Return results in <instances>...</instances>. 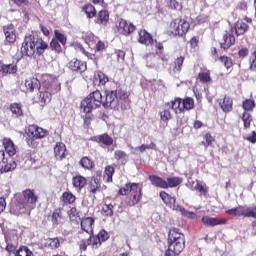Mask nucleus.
<instances>
[{"label": "nucleus", "mask_w": 256, "mask_h": 256, "mask_svg": "<svg viewBox=\"0 0 256 256\" xmlns=\"http://www.w3.org/2000/svg\"><path fill=\"white\" fill-rule=\"evenodd\" d=\"M168 245L165 256L179 255L185 249V235L177 228L171 229L168 234Z\"/></svg>", "instance_id": "1"}, {"label": "nucleus", "mask_w": 256, "mask_h": 256, "mask_svg": "<svg viewBox=\"0 0 256 256\" xmlns=\"http://www.w3.org/2000/svg\"><path fill=\"white\" fill-rule=\"evenodd\" d=\"M37 203V196L31 190H25L23 196L17 201L16 209L18 213H27L31 209H35V204Z\"/></svg>", "instance_id": "2"}, {"label": "nucleus", "mask_w": 256, "mask_h": 256, "mask_svg": "<svg viewBox=\"0 0 256 256\" xmlns=\"http://www.w3.org/2000/svg\"><path fill=\"white\" fill-rule=\"evenodd\" d=\"M105 101H102V105L104 107H110V109H115L117 107V103L120 101H127L129 95L127 92L117 89L115 91L113 90H106L105 91Z\"/></svg>", "instance_id": "3"}, {"label": "nucleus", "mask_w": 256, "mask_h": 256, "mask_svg": "<svg viewBox=\"0 0 256 256\" xmlns=\"http://www.w3.org/2000/svg\"><path fill=\"white\" fill-rule=\"evenodd\" d=\"M120 195H131L130 206L137 205L141 201L142 193L141 187L137 183H127L124 187L119 190Z\"/></svg>", "instance_id": "4"}, {"label": "nucleus", "mask_w": 256, "mask_h": 256, "mask_svg": "<svg viewBox=\"0 0 256 256\" xmlns=\"http://www.w3.org/2000/svg\"><path fill=\"white\" fill-rule=\"evenodd\" d=\"M35 41V36L31 34L25 36L21 47L22 55H25L26 57H33V55H35Z\"/></svg>", "instance_id": "5"}, {"label": "nucleus", "mask_w": 256, "mask_h": 256, "mask_svg": "<svg viewBox=\"0 0 256 256\" xmlns=\"http://www.w3.org/2000/svg\"><path fill=\"white\" fill-rule=\"evenodd\" d=\"M189 27V22L183 19L174 20L170 24V33H172V35L183 36L185 33H187V31H189Z\"/></svg>", "instance_id": "6"}, {"label": "nucleus", "mask_w": 256, "mask_h": 256, "mask_svg": "<svg viewBox=\"0 0 256 256\" xmlns=\"http://www.w3.org/2000/svg\"><path fill=\"white\" fill-rule=\"evenodd\" d=\"M0 169H2L4 173H9V171H14V169H17V162L10 160L8 163L7 159L5 158L4 151H0Z\"/></svg>", "instance_id": "7"}, {"label": "nucleus", "mask_w": 256, "mask_h": 256, "mask_svg": "<svg viewBox=\"0 0 256 256\" xmlns=\"http://www.w3.org/2000/svg\"><path fill=\"white\" fill-rule=\"evenodd\" d=\"M116 27H117L118 33H120L121 35H131V33L135 31V25L123 19H121L118 22Z\"/></svg>", "instance_id": "8"}, {"label": "nucleus", "mask_w": 256, "mask_h": 256, "mask_svg": "<svg viewBox=\"0 0 256 256\" xmlns=\"http://www.w3.org/2000/svg\"><path fill=\"white\" fill-rule=\"evenodd\" d=\"M95 97L96 99L94 104L91 103V100L86 98L81 102L80 109L83 113H91L93 110L99 109V94H96Z\"/></svg>", "instance_id": "9"}, {"label": "nucleus", "mask_w": 256, "mask_h": 256, "mask_svg": "<svg viewBox=\"0 0 256 256\" xmlns=\"http://www.w3.org/2000/svg\"><path fill=\"white\" fill-rule=\"evenodd\" d=\"M223 41L220 46L221 49H224V51H227L229 47L232 45H235V30L230 29V31L226 32V34L223 36Z\"/></svg>", "instance_id": "10"}, {"label": "nucleus", "mask_w": 256, "mask_h": 256, "mask_svg": "<svg viewBox=\"0 0 256 256\" xmlns=\"http://www.w3.org/2000/svg\"><path fill=\"white\" fill-rule=\"evenodd\" d=\"M6 43H15L17 41V35L15 34V26L9 24L3 27Z\"/></svg>", "instance_id": "11"}, {"label": "nucleus", "mask_w": 256, "mask_h": 256, "mask_svg": "<svg viewBox=\"0 0 256 256\" xmlns=\"http://www.w3.org/2000/svg\"><path fill=\"white\" fill-rule=\"evenodd\" d=\"M68 67L71 71H76L77 73H84L87 70V65L78 59H72L68 63Z\"/></svg>", "instance_id": "12"}, {"label": "nucleus", "mask_w": 256, "mask_h": 256, "mask_svg": "<svg viewBox=\"0 0 256 256\" xmlns=\"http://www.w3.org/2000/svg\"><path fill=\"white\" fill-rule=\"evenodd\" d=\"M2 143L5 152L7 153V155H9V157H13V155H16L17 146H15V143H13V140H11V138H4Z\"/></svg>", "instance_id": "13"}, {"label": "nucleus", "mask_w": 256, "mask_h": 256, "mask_svg": "<svg viewBox=\"0 0 256 256\" xmlns=\"http://www.w3.org/2000/svg\"><path fill=\"white\" fill-rule=\"evenodd\" d=\"M202 223L208 225L209 227H217V225H225L227 220L223 218H213L209 216L202 217Z\"/></svg>", "instance_id": "14"}, {"label": "nucleus", "mask_w": 256, "mask_h": 256, "mask_svg": "<svg viewBox=\"0 0 256 256\" xmlns=\"http://www.w3.org/2000/svg\"><path fill=\"white\" fill-rule=\"evenodd\" d=\"M175 201H176L175 197H172L166 205H168L170 209H173V211H179L182 215H184V217H191L192 215L191 212L187 211L182 206L175 204Z\"/></svg>", "instance_id": "15"}, {"label": "nucleus", "mask_w": 256, "mask_h": 256, "mask_svg": "<svg viewBox=\"0 0 256 256\" xmlns=\"http://www.w3.org/2000/svg\"><path fill=\"white\" fill-rule=\"evenodd\" d=\"M138 42L141 43V45H153V36L146 30H140Z\"/></svg>", "instance_id": "16"}, {"label": "nucleus", "mask_w": 256, "mask_h": 256, "mask_svg": "<svg viewBox=\"0 0 256 256\" xmlns=\"http://www.w3.org/2000/svg\"><path fill=\"white\" fill-rule=\"evenodd\" d=\"M40 86L41 83L35 77H30L25 80L26 91L29 93H33V91H35V89H39Z\"/></svg>", "instance_id": "17"}, {"label": "nucleus", "mask_w": 256, "mask_h": 256, "mask_svg": "<svg viewBox=\"0 0 256 256\" xmlns=\"http://www.w3.org/2000/svg\"><path fill=\"white\" fill-rule=\"evenodd\" d=\"M29 132L31 133L30 137L34 139H43V137H47V130L38 126H31Z\"/></svg>", "instance_id": "18"}, {"label": "nucleus", "mask_w": 256, "mask_h": 256, "mask_svg": "<svg viewBox=\"0 0 256 256\" xmlns=\"http://www.w3.org/2000/svg\"><path fill=\"white\" fill-rule=\"evenodd\" d=\"M51 93H53V90H51V88H47V90L44 92L40 91L36 96V101H38V103H43L44 105L45 103H50Z\"/></svg>", "instance_id": "19"}, {"label": "nucleus", "mask_w": 256, "mask_h": 256, "mask_svg": "<svg viewBox=\"0 0 256 256\" xmlns=\"http://www.w3.org/2000/svg\"><path fill=\"white\" fill-rule=\"evenodd\" d=\"M149 181L154 187H158L159 189H167V180H164L157 175H150Z\"/></svg>", "instance_id": "20"}, {"label": "nucleus", "mask_w": 256, "mask_h": 256, "mask_svg": "<svg viewBox=\"0 0 256 256\" xmlns=\"http://www.w3.org/2000/svg\"><path fill=\"white\" fill-rule=\"evenodd\" d=\"M166 105L176 114L183 113V103L181 98H175L174 100H172L170 103H167Z\"/></svg>", "instance_id": "21"}, {"label": "nucleus", "mask_w": 256, "mask_h": 256, "mask_svg": "<svg viewBox=\"0 0 256 256\" xmlns=\"http://www.w3.org/2000/svg\"><path fill=\"white\" fill-rule=\"evenodd\" d=\"M99 189H101V176H93L90 180L88 191L95 194Z\"/></svg>", "instance_id": "22"}, {"label": "nucleus", "mask_w": 256, "mask_h": 256, "mask_svg": "<svg viewBox=\"0 0 256 256\" xmlns=\"http://www.w3.org/2000/svg\"><path fill=\"white\" fill-rule=\"evenodd\" d=\"M67 148L65 147V144L61 142H57L56 146L54 147V155L56 159H65Z\"/></svg>", "instance_id": "23"}, {"label": "nucleus", "mask_w": 256, "mask_h": 256, "mask_svg": "<svg viewBox=\"0 0 256 256\" xmlns=\"http://www.w3.org/2000/svg\"><path fill=\"white\" fill-rule=\"evenodd\" d=\"M95 221L91 217L83 218L81 221V229L88 234L93 233V223Z\"/></svg>", "instance_id": "24"}, {"label": "nucleus", "mask_w": 256, "mask_h": 256, "mask_svg": "<svg viewBox=\"0 0 256 256\" xmlns=\"http://www.w3.org/2000/svg\"><path fill=\"white\" fill-rule=\"evenodd\" d=\"M49 47V45L43 41V39L36 37L35 40V51L38 55H43L45 53V50Z\"/></svg>", "instance_id": "25"}, {"label": "nucleus", "mask_w": 256, "mask_h": 256, "mask_svg": "<svg viewBox=\"0 0 256 256\" xmlns=\"http://www.w3.org/2000/svg\"><path fill=\"white\" fill-rule=\"evenodd\" d=\"M73 187L76 191H81L85 185H87V179L83 176H76L72 179Z\"/></svg>", "instance_id": "26"}, {"label": "nucleus", "mask_w": 256, "mask_h": 256, "mask_svg": "<svg viewBox=\"0 0 256 256\" xmlns=\"http://www.w3.org/2000/svg\"><path fill=\"white\" fill-rule=\"evenodd\" d=\"M234 30V34L239 36V35H245L247 33V30L249 29V25L245 22H237L235 24L234 28H231Z\"/></svg>", "instance_id": "27"}, {"label": "nucleus", "mask_w": 256, "mask_h": 256, "mask_svg": "<svg viewBox=\"0 0 256 256\" xmlns=\"http://www.w3.org/2000/svg\"><path fill=\"white\" fill-rule=\"evenodd\" d=\"M219 105L224 113H229L233 109V100L230 97L225 96Z\"/></svg>", "instance_id": "28"}, {"label": "nucleus", "mask_w": 256, "mask_h": 256, "mask_svg": "<svg viewBox=\"0 0 256 256\" xmlns=\"http://www.w3.org/2000/svg\"><path fill=\"white\" fill-rule=\"evenodd\" d=\"M109 21V12L107 10H101L98 13L96 23L99 25H107V22Z\"/></svg>", "instance_id": "29"}, {"label": "nucleus", "mask_w": 256, "mask_h": 256, "mask_svg": "<svg viewBox=\"0 0 256 256\" xmlns=\"http://www.w3.org/2000/svg\"><path fill=\"white\" fill-rule=\"evenodd\" d=\"M96 95L99 96L98 98V107H101V105H103V95L101 94V92L99 90H96L94 92H92L90 95H88L86 97V99H88L89 101H91L90 104H95V99H97V97H95Z\"/></svg>", "instance_id": "30"}, {"label": "nucleus", "mask_w": 256, "mask_h": 256, "mask_svg": "<svg viewBox=\"0 0 256 256\" xmlns=\"http://www.w3.org/2000/svg\"><path fill=\"white\" fill-rule=\"evenodd\" d=\"M242 217L256 219V207L242 206Z\"/></svg>", "instance_id": "31"}, {"label": "nucleus", "mask_w": 256, "mask_h": 256, "mask_svg": "<svg viewBox=\"0 0 256 256\" xmlns=\"http://www.w3.org/2000/svg\"><path fill=\"white\" fill-rule=\"evenodd\" d=\"M96 141L98 143H102V145H106L109 147L113 143V138L109 136L108 134H102L96 137Z\"/></svg>", "instance_id": "32"}, {"label": "nucleus", "mask_w": 256, "mask_h": 256, "mask_svg": "<svg viewBox=\"0 0 256 256\" xmlns=\"http://www.w3.org/2000/svg\"><path fill=\"white\" fill-rule=\"evenodd\" d=\"M2 73L14 75L17 73V64H4L1 66Z\"/></svg>", "instance_id": "33"}, {"label": "nucleus", "mask_w": 256, "mask_h": 256, "mask_svg": "<svg viewBox=\"0 0 256 256\" xmlns=\"http://www.w3.org/2000/svg\"><path fill=\"white\" fill-rule=\"evenodd\" d=\"M115 173V168L112 166H107L104 171L103 179L106 183H111L113 181V174Z\"/></svg>", "instance_id": "34"}, {"label": "nucleus", "mask_w": 256, "mask_h": 256, "mask_svg": "<svg viewBox=\"0 0 256 256\" xmlns=\"http://www.w3.org/2000/svg\"><path fill=\"white\" fill-rule=\"evenodd\" d=\"M167 189L173 188V187H178V185H181L183 183V178L180 177H169L167 178Z\"/></svg>", "instance_id": "35"}, {"label": "nucleus", "mask_w": 256, "mask_h": 256, "mask_svg": "<svg viewBox=\"0 0 256 256\" xmlns=\"http://www.w3.org/2000/svg\"><path fill=\"white\" fill-rule=\"evenodd\" d=\"M173 118V115L171 114V108L167 104H165L164 110L160 113V119L161 121H164L167 123L170 119Z\"/></svg>", "instance_id": "36"}, {"label": "nucleus", "mask_w": 256, "mask_h": 256, "mask_svg": "<svg viewBox=\"0 0 256 256\" xmlns=\"http://www.w3.org/2000/svg\"><path fill=\"white\" fill-rule=\"evenodd\" d=\"M114 157L116 159V161H119V163H121V165H125V163H127V159H128V155L127 153L121 151V150H117L114 153Z\"/></svg>", "instance_id": "37"}, {"label": "nucleus", "mask_w": 256, "mask_h": 256, "mask_svg": "<svg viewBox=\"0 0 256 256\" xmlns=\"http://www.w3.org/2000/svg\"><path fill=\"white\" fill-rule=\"evenodd\" d=\"M193 107H195V101H193V98H185L182 101V111H190Z\"/></svg>", "instance_id": "38"}, {"label": "nucleus", "mask_w": 256, "mask_h": 256, "mask_svg": "<svg viewBox=\"0 0 256 256\" xmlns=\"http://www.w3.org/2000/svg\"><path fill=\"white\" fill-rule=\"evenodd\" d=\"M75 195L70 192H64L62 195V201L65 205H71V203H75Z\"/></svg>", "instance_id": "39"}, {"label": "nucleus", "mask_w": 256, "mask_h": 256, "mask_svg": "<svg viewBox=\"0 0 256 256\" xmlns=\"http://www.w3.org/2000/svg\"><path fill=\"white\" fill-rule=\"evenodd\" d=\"M84 11L89 19L95 17L97 15V11L95 10V6L92 4H87L84 6Z\"/></svg>", "instance_id": "40"}, {"label": "nucleus", "mask_w": 256, "mask_h": 256, "mask_svg": "<svg viewBox=\"0 0 256 256\" xmlns=\"http://www.w3.org/2000/svg\"><path fill=\"white\" fill-rule=\"evenodd\" d=\"M185 61V58L183 56H180L175 59L174 61V73H181V67H183V63Z\"/></svg>", "instance_id": "41"}, {"label": "nucleus", "mask_w": 256, "mask_h": 256, "mask_svg": "<svg viewBox=\"0 0 256 256\" xmlns=\"http://www.w3.org/2000/svg\"><path fill=\"white\" fill-rule=\"evenodd\" d=\"M10 111L16 117H21L23 115V109H21V105L17 103L10 105Z\"/></svg>", "instance_id": "42"}, {"label": "nucleus", "mask_w": 256, "mask_h": 256, "mask_svg": "<svg viewBox=\"0 0 256 256\" xmlns=\"http://www.w3.org/2000/svg\"><path fill=\"white\" fill-rule=\"evenodd\" d=\"M15 256H34L27 246H22L15 252Z\"/></svg>", "instance_id": "43"}, {"label": "nucleus", "mask_w": 256, "mask_h": 256, "mask_svg": "<svg viewBox=\"0 0 256 256\" xmlns=\"http://www.w3.org/2000/svg\"><path fill=\"white\" fill-rule=\"evenodd\" d=\"M87 245H90L93 249H99V247H101V242L97 236H90L87 240Z\"/></svg>", "instance_id": "44"}, {"label": "nucleus", "mask_w": 256, "mask_h": 256, "mask_svg": "<svg viewBox=\"0 0 256 256\" xmlns=\"http://www.w3.org/2000/svg\"><path fill=\"white\" fill-rule=\"evenodd\" d=\"M227 215H232L233 217H242L243 206H238L236 208H232L226 210Z\"/></svg>", "instance_id": "45"}, {"label": "nucleus", "mask_w": 256, "mask_h": 256, "mask_svg": "<svg viewBox=\"0 0 256 256\" xmlns=\"http://www.w3.org/2000/svg\"><path fill=\"white\" fill-rule=\"evenodd\" d=\"M47 247H50V249H59L61 242L59 241V238H49L46 241Z\"/></svg>", "instance_id": "46"}, {"label": "nucleus", "mask_w": 256, "mask_h": 256, "mask_svg": "<svg viewBox=\"0 0 256 256\" xmlns=\"http://www.w3.org/2000/svg\"><path fill=\"white\" fill-rule=\"evenodd\" d=\"M205 141L201 142V145H204V147L207 149L208 147H211L213 145V142L215 141V138L211 136V134L206 133L204 136Z\"/></svg>", "instance_id": "47"}, {"label": "nucleus", "mask_w": 256, "mask_h": 256, "mask_svg": "<svg viewBox=\"0 0 256 256\" xmlns=\"http://www.w3.org/2000/svg\"><path fill=\"white\" fill-rule=\"evenodd\" d=\"M80 165L84 168V169H93V161H91V159H89L88 157H83L80 160Z\"/></svg>", "instance_id": "48"}, {"label": "nucleus", "mask_w": 256, "mask_h": 256, "mask_svg": "<svg viewBox=\"0 0 256 256\" xmlns=\"http://www.w3.org/2000/svg\"><path fill=\"white\" fill-rule=\"evenodd\" d=\"M219 61L226 67V69H231L233 66V61L227 56H220Z\"/></svg>", "instance_id": "49"}, {"label": "nucleus", "mask_w": 256, "mask_h": 256, "mask_svg": "<svg viewBox=\"0 0 256 256\" xmlns=\"http://www.w3.org/2000/svg\"><path fill=\"white\" fill-rule=\"evenodd\" d=\"M242 120L244 123V127L246 129H249V127H251V121H252L251 114H249L248 112H244L242 116Z\"/></svg>", "instance_id": "50"}, {"label": "nucleus", "mask_w": 256, "mask_h": 256, "mask_svg": "<svg viewBox=\"0 0 256 256\" xmlns=\"http://www.w3.org/2000/svg\"><path fill=\"white\" fill-rule=\"evenodd\" d=\"M198 79H200L202 83H209V81H211V74L209 73V71L201 72L198 75Z\"/></svg>", "instance_id": "51"}, {"label": "nucleus", "mask_w": 256, "mask_h": 256, "mask_svg": "<svg viewBox=\"0 0 256 256\" xmlns=\"http://www.w3.org/2000/svg\"><path fill=\"white\" fill-rule=\"evenodd\" d=\"M55 33V40L58 43H61V45H65V43H67V38L65 37V35H63L61 32H59L58 30L54 31Z\"/></svg>", "instance_id": "52"}, {"label": "nucleus", "mask_w": 256, "mask_h": 256, "mask_svg": "<svg viewBox=\"0 0 256 256\" xmlns=\"http://www.w3.org/2000/svg\"><path fill=\"white\" fill-rule=\"evenodd\" d=\"M95 79L99 80V85H105V83L109 81V78L103 72H98V74L95 76Z\"/></svg>", "instance_id": "53"}, {"label": "nucleus", "mask_w": 256, "mask_h": 256, "mask_svg": "<svg viewBox=\"0 0 256 256\" xmlns=\"http://www.w3.org/2000/svg\"><path fill=\"white\" fill-rule=\"evenodd\" d=\"M242 107L244 111H251L255 107V102L253 100L247 99L243 102Z\"/></svg>", "instance_id": "54"}, {"label": "nucleus", "mask_w": 256, "mask_h": 256, "mask_svg": "<svg viewBox=\"0 0 256 256\" xmlns=\"http://www.w3.org/2000/svg\"><path fill=\"white\" fill-rule=\"evenodd\" d=\"M137 149L140 151V153H144V151H147V149H154V150L157 149V145H155V143L152 142L147 145L142 144Z\"/></svg>", "instance_id": "55"}, {"label": "nucleus", "mask_w": 256, "mask_h": 256, "mask_svg": "<svg viewBox=\"0 0 256 256\" xmlns=\"http://www.w3.org/2000/svg\"><path fill=\"white\" fill-rule=\"evenodd\" d=\"M84 41L87 45H93L95 41H97V37H95L92 33H88L84 36Z\"/></svg>", "instance_id": "56"}, {"label": "nucleus", "mask_w": 256, "mask_h": 256, "mask_svg": "<svg viewBox=\"0 0 256 256\" xmlns=\"http://www.w3.org/2000/svg\"><path fill=\"white\" fill-rule=\"evenodd\" d=\"M96 237H98V241L100 243H103L109 239V233L105 230H101Z\"/></svg>", "instance_id": "57"}, {"label": "nucleus", "mask_w": 256, "mask_h": 256, "mask_svg": "<svg viewBox=\"0 0 256 256\" xmlns=\"http://www.w3.org/2000/svg\"><path fill=\"white\" fill-rule=\"evenodd\" d=\"M50 47H51L52 51H55L56 53H61V44H59V42H57L56 39H53L51 41Z\"/></svg>", "instance_id": "58"}, {"label": "nucleus", "mask_w": 256, "mask_h": 256, "mask_svg": "<svg viewBox=\"0 0 256 256\" xmlns=\"http://www.w3.org/2000/svg\"><path fill=\"white\" fill-rule=\"evenodd\" d=\"M104 213H106V215L108 217H111V215H113V204H108L103 208Z\"/></svg>", "instance_id": "59"}, {"label": "nucleus", "mask_w": 256, "mask_h": 256, "mask_svg": "<svg viewBox=\"0 0 256 256\" xmlns=\"http://www.w3.org/2000/svg\"><path fill=\"white\" fill-rule=\"evenodd\" d=\"M160 198L162 199V201L167 205L168 201L172 198L169 194H167V192L165 191H161L160 192Z\"/></svg>", "instance_id": "60"}, {"label": "nucleus", "mask_w": 256, "mask_h": 256, "mask_svg": "<svg viewBox=\"0 0 256 256\" xmlns=\"http://www.w3.org/2000/svg\"><path fill=\"white\" fill-rule=\"evenodd\" d=\"M160 198L162 199V201L167 205L168 201L172 198L169 194H167V192L165 191H161L160 192Z\"/></svg>", "instance_id": "61"}, {"label": "nucleus", "mask_w": 256, "mask_h": 256, "mask_svg": "<svg viewBox=\"0 0 256 256\" xmlns=\"http://www.w3.org/2000/svg\"><path fill=\"white\" fill-rule=\"evenodd\" d=\"M196 191H198V193H200V195H204V197H205V195H207V191H208L207 185H205V184L203 185L200 183V185L198 186V190H196Z\"/></svg>", "instance_id": "62"}, {"label": "nucleus", "mask_w": 256, "mask_h": 256, "mask_svg": "<svg viewBox=\"0 0 256 256\" xmlns=\"http://www.w3.org/2000/svg\"><path fill=\"white\" fill-rule=\"evenodd\" d=\"M247 55H249V49L247 48H241L238 52V56L241 58V59H245V57H247Z\"/></svg>", "instance_id": "63"}, {"label": "nucleus", "mask_w": 256, "mask_h": 256, "mask_svg": "<svg viewBox=\"0 0 256 256\" xmlns=\"http://www.w3.org/2000/svg\"><path fill=\"white\" fill-rule=\"evenodd\" d=\"M246 141H249L250 143H256V133L252 132L251 134L244 137Z\"/></svg>", "instance_id": "64"}]
</instances>
